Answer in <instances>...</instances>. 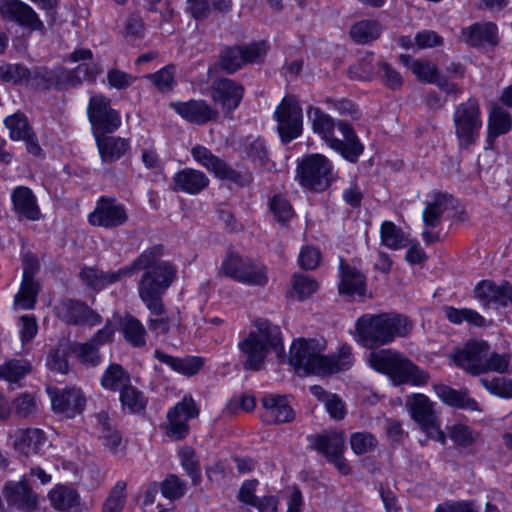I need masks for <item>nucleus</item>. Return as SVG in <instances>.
Returning <instances> with one entry per match:
<instances>
[{
	"label": "nucleus",
	"mask_w": 512,
	"mask_h": 512,
	"mask_svg": "<svg viewBox=\"0 0 512 512\" xmlns=\"http://www.w3.org/2000/svg\"><path fill=\"white\" fill-rule=\"evenodd\" d=\"M170 107L184 120L196 125H204L216 120L219 116L217 109L205 100L191 99L186 102H171Z\"/></svg>",
	"instance_id": "5701e85b"
},
{
	"label": "nucleus",
	"mask_w": 512,
	"mask_h": 512,
	"mask_svg": "<svg viewBox=\"0 0 512 512\" xmlns=\"http://www.w3.org/2000/svg\"><path fill=\"white\" fill-rule=\"evenodd\" d=\"M97 148L104 163H113L119 160L130 148L128 139L108 136L107 134H96Z\"/></svg>",
	"instance_id": "c85d7f7f"
},
{
	"label": "nucleus",
	"mask_w": 512,
	"mask_h": 512,
	"mask_svg": "<svg viewBox=\"0 0 512 512\" xmlns=\"http://www.w3.org/2000/svg\"><path fill=\"white\" fill-rule=\"evenodd\" d=\"M453 123L460 147L468 148L475 144L483 126L478 99L469 98L458 104L453 113Z\"/></svg>",
	"instance_id": "423d86ee"
},
{
	"label": "nucleus",
	"mask_w": 512,
	"mask_h": 512,
	"mask_svg": "<svg viewBox=\"0 0 512 512\" xmlns=\"http://www.w3.org/2000/svg\"><path fill=\"white\" fill-rule=\"evenodd\" d=\"M266 53L267 45L264 41L225 46L219 53V66L226 73L234 74L245 64L263 61Z\"/></svg>",
	"instance_id": "1a4fd4ad"
},
{
	"label": "nucleus",
	"mask_w": 512,
	"mask_h": 512,
	"mask_svg": "<svg viewBox=\"0 0 512 512\" xmlns=\"http://www.w3.org/2000/svg\"><path fill=\"white\" fill-rule=\"evenodd\" d=\"M129 382V375L118 364H112L101 379L102 385L110 390H122Z\"/></svg>",
	"instance_id": "3c124183"
},
{
	"label": "nucleus",
	"mask_w": 512,
	"mask_h": 512,
	"mask_svg": "<svg viewBox=\"0 0 512 512\" xmlns=\"http://www.w3.org/2000/svg\"><path fill=\"white\" fill-rule=\"evenodd\" d=\"M116 331V325L108 320L105 326L98 330L92 338L83 344H73L70 352H93L98 350L102 345L109 343L113 340Z\"/></svg>",
	"instance_id": "4c0bfd02"
},
{
	"label": "nucleus",
	"mask_w": 512,
	"mask_h": 512,
	"mask_svg": "<svg viewBox=\"0 0 512 512\" xmlns=\"http://www.w3.org/2000/svg\"><path fill=\"white\" fill-rule=\"evenodd\" d=\"M264 412L261 419L266 424L279 425L291 422L295 413L283 395L266 394L261 399Z\"/></svg>",
	"instance_id": "b1692460"
},
{
	"label": "nucleus",
	"mask_w": 512,
	"mask_h": 512,
	"mask_svg": "<svg viewBox=\"0 0 512 512\" xmlns=\"http://www.w3.org/2000/svg\"><path fill=\"white\" fill-rule=\"evenodd\" d=\"M161 492L170 500L179 499L185 494V484L177 476L171 475L161 483Z\"/></svg>",
	"instance_id": "338daca9"
},
{
	"label": "nucleus",
	"mask_w": 512,
	"mask_h": 512,
	"mask_svg": "<svg viewBox=\"0 0 512 512\" xmlns=\"http://www.w3.org/2000/svg\"><path fill=\"white\" fill-rule=\"evenodd\" d=\"M481 384L493 395L512 398V380L504 378L481 379Z\"/></svg>",
	"instance_id": "0e129e2a"
},
{
	"label": "nucleus",
	"mask_w": 512,
	"mask_h": 512,
	"mask_svg": "<svg viewBox=\"0 0 512 512\" xmlns=\"http://www.w3.org/2000/svg\"><path fill=\"white\" fill-rule=\"evenodd\" d=\"M129 219L126 207L114 197L101 196L94 210L88 215L93 226L114 229L123 226Z\"/></svg>",
	"instance_id": "dca6fc26"
},
{
	"label": "nucleus",
	"mask_w": 512,
	"mask_h": 512,
	"mask_svg": "<svg viewBox=\"0 0 512 512\" xmlns=\"http://www.w3.org/2000/svg\"><path fill=\"white\" fill-rule=\"evenodd\" d=\"M181 463L187 474L191 477L194 485L201 481V474L198 462L194 459V451L191 448H184L180 451Z\"/></svg>",
	"instance_id": "69168bd1"
},
{
	"label": "nucleus",
	"mask_w": 512,
	"mask_h": 512,
	"mask_svg": "<svg viewBox=\"0 0 512 512\" xmlns=\"http://www.w3.org/2000/svg\"><path fill=\"white\" fill-rule=\"evenodd\" d=\"M147 78L150 79L161 92L170 91L176 84L175 66L171 64L167 65L158 72L149 74Z\"/></svg>",
	"instance_id": "bf43d9fd"
},
{
	"label": "nucleus",
	"mask_w": 512,
	"mask_h": 512,
	"mask_svg": "<svg viewBox=\"0 0 512 512\" xmlns=\"http://www.w3.org/2000/svg\"><path fill=\"white\" fill-rule=\"evenodd\" d=\"M478 433L463 424L453 425L449 430L451 440L461 447H468L476 442Z\"/></svg>",
	"instance_id": "052dcab7"
},
{
	"label": "nucleus",
	"mask_w": 512,
	"mask_h": 512,
	"mask_svg": "<svg viewBox=\"0 0 512 512\" xmlns=\"http://www.w3.org/2000/svg\"><path fill=\"white\" fill-rule=\"evenodd\" d=\"M82 84V78L78 75L76 67L67 69L63 66L56 67V89L59 91L77 88Z\"/></svg>",
	"instance_id": "13d9d810"
},
{
	"label": "nucleus",
	"mask_w": 512,
	"mask_h": 512,
	"mask_svg": "<svg viewBox=\"0 0 512 512\" xmlns=\"http://www.w3.org/2000/svg\"><path fill=\"white\" fill-rule=\"evenodd\" d=\"M126 482L118 481L103 504L102 512H122L126 502Z\"/></svg>",
	"instance_id": "864d4df0"
},
{
	"label": "nucleus",
	"mask_w": 512,
	"mask_h": 512,
	"mask_svg": "<svg viewBox=\"0 0 512 512\" xmlns=\"http://www.w3.org/2000/svg\"><path fill=\"white\" fill-rule=\"evenodd\" d=\"M308 117L313 131L334 151L350 163H356L364 152V145L353 127L345 121H337L320 108L310 106Z\"/></svg>",
	"instance_id": "7ed1b4c3"
},
{
	"label": "nucleus",
	"mask_w": 512,
	"mask_h": 512,
	"mask_svg": "<svg viewBox=\"0 0 512 512\" xmlns=\"http://www.w3.org/2000/svg\"><path fill=\"white\" fill-rule=\"evenodd\" d=\"M2 379L16 382L30 373L31 365L26 360H10L1 365Z\"/></svg>",
	"instance_id": "5fc2aeb1"
},
{
	"label": "nucleus",
	"mask_w": 512,
	"mask_h": 512,
	"mask_svg": "<svg viewBox=\"0 0 512 512\" xmlns=\"http://www.w3.org/2000/svg\"><path fill=\"white\" fill-rule=\"evenodd\" d=\"M191 155L195 161L212 173L216 178L229 180L238 183L241 174L230 167L223 159L214 155L208 148L202 145H196L191 149Z\"/></svg>",
	"instance_id": "6ab92c4d"
},
{
	"label": "nucleus",
	"mask_w": 512,
	"mask_h": 512,
	"mask_svg": "<svg viewBox=\"0 0 512 512\" xmlns=\"http://www.w3.org/2000/svg\"><path fill=\"white\" fill-rule=\"evenodd\" d=\"M124 339L134 348H142L146 344V329L143 324L133 316H127L121 323Z\"/></svg>",
	"instance_id": "ea45409f"
},
{
	"label": "nucleus",
	"mask_w": 512,
	"mask_h": 512,
	"mask_svg": "<svg viewBox=\"0 0 512 512\" xmlns=\"http://www.w3.org/2000/svg\"><path fill=\"white\" fill-rule=\"evenodd\" d=\"M367 361L374 370L387 375L394 385L409 383L419 386L429 380L426 371L400 354H369Z\"/></svg>",
	"instance_id": "39448f33"
},
{
	"label": "nucleus",
	"mask_w": 512,
	"mask_h": 512,
	"mask_svg": "<svg viewBox=\"0 0 512 512\" xmlns=\"http://www.w3.org/2000/svg\"><path fill=\"white\" fill-rule=\"evenodd\" d=\"M244 152L246 158L249 159L255 166L259 168H266L269 158L266 145L262 139H254L245 144Z\"/></svg>",
	"instance_id": "603ef678"
},
{
	"label": "nucleus",
	"mask_w": 512,
	"mask_h": 512,
	"mask_svg": "<svg viewBox=\"0 0 512 512\" xmlns=\"http://www.w3.org/2000/svg\"><path fill=\"white\" fill-rule=\"evenodd\" d=\"M199 415V410L191 396H184L182 401L172 407L168 413L166 434L174 440L184 439L189 432L188 421Z\"/></svg>",
	"instance_id": "a211bd4d"
},
{
	"label": "nucleus",
	"mask_w": 512,
	"mask_h": 512,
	"mask_svg": "<svg viewBox=\"0 0 512 512\" xmlns=\"http://www.w3.org/2000/svg\"><path fill=\"white\" fill-rule=\"evenodd\" d=\"M94 418L103 445L113 454L123 452L125 446L122 445V436L111 427L108 414L102 411L97 413Z\"/></svg>",
	"instance_id": "2f4dec72"
},
{
	"label": "nucleus",
	"mask_w": 512,
	"mask_h": 512,
	"mask_svg": "<svg viewBox=\"0 0 512 512\" xmlns=\"http://www.w3.org/2000/svg\"><path fill=\"white\" fill-rule=\"evenodd\" d=\"M475 297L486 305H494L499 307V300L502 296V285L497 286L495 283L483 280L475 288Z\"/></svg>",
	"instance_id": "8fccbe9b"
},
{
	"label": "nucleus",
	"mask_w": 512,
	"mask_h": 512,
	"mask_svg": "<svg viewBox=\"0 0 512 512\" xmlns=\"http://www.w3.org/2000/svg\"><path fill=\"white\" fill-rule=\"evenodd\" d=\"M326 348L327 342L323 337H301L292 342L289 352H323Z\"/></svg>",
	"instance_id": "e2e57ef3"
},
{
	"label": "nucleus",
	"mask_w": 512,
	"mask_h": 512,
	"mask_svg": "<svg viewBox=\"0 0 512 512\" xmlns=\"http://www.w3.org/2000/svg\"><path fill=\"white\" fill-rule=\"evenodd\" d=\"M171 189L174 192H184L196 195L209 185V178L200 170L184 168L174 174Z\"/></svg>",
	"instance_id": "a878e982"
},
{
	"label": "nucleus",
	"mask_w": 512,
	"mask_h": 512,
	"mask_svg": "<svg viewBox=\"0 0 512 512\" xmlns=\"http://www.w3.org/2000/svg\"><path fill=\"white\" fill-rule=\"evenodd\" d=\"M350 445L355 454L363 455L373 451L377 447L378 441L369 432H356L350 437Z\"/></svg>",
	"instance_id": "4d7b16f0"
},
{
	"label": "nucleus",
	"mask_w": 512,
	"mask_h": 512,
	"mask_svg": "<svg viewBox=\"0 0 512 512\" xmlns=\"http://www.w3.org/2000/svg\"><path fill=\"white\" fill-rule=\"evenodd\" d=\"M13 209L19 219L37 221L41 218V211L32 190L26 186H17L11 193Z\"/></svg>",
	"instance_id": "393cba45"
},
{
	"label": "nucleus",
	"mask_w": 512,
	"mask_h": 512,
	"mask_svg": "<svg viewBox=\"0 0 512 512\" xmlns=\"http://www.w3.org/2000/svg\"><path fill=\"white\" fill-rule=\"evenodd\" d=\"M407 406L409 407L412 419L419 424L427 438L445 444V434L440 429L433 403L429 398L424 394H415L407 402Z\"/></svg>",
	"instance_id": "ddd939ff"
},
{
	"label": "nucleus",
	"mask_w": 512,
	"mask_h": 512,
	"mask_svg": "<svg viewBox=\"0 0 512 512\" xmlns=\"http://www.w3.org/2000/svg\"><path fill=\"white\" fill-rule=\"evenodd\" d=\"M313 447L323 454L327 460L343 454L345 436L343 432H333L329 435L317 436Z\"/></svg>",
	"instance_id": "f704fd0d"
},
{
	"label": "nucleus",
	"mask_w": 512,
	"mask_h": 512,
	"mask_svg": "<svg viewBox=\"0 0 512 512\" xmlns=\"http://www.w3.org/2000/svg\"><path fill=\"white\" fill-rule=\"evenodd\" d=\"M254 325L257 332L251 331L238 343L241 352H284L281 331L277 325L263 318L257 319Z\"/></svg>",
	"instance_id": "9b49d317"
},
{
	"label": "nucleus",
	"mask_w": 512,
	"mask_h": 512,
	"mask_svg": "<svg viewBox=\"0 0 512 512\" xmlns=\"http://www.w3.org/2000/svg\"><path fill=\"white\" fill-rule=\"evenodd\" d=\"M0 17L8 22L16 23L29 32L45 34L44 22L36 11L21 0H0Z\"/></svg>",
	"instance_id": "2eb2a0df"
},
{
	"label": "nucleus",
	"mask_w": 512,
	"mask_h": 512,
	"mask_svg": "<svg viewBox=\"0 0 512 512\" xmlns=\"http://www.w3.org/2000/svg\"><path fill=\"white\" fill-rule=\"evenodd\" d=\"M163 246L154 245L147 248L135 258L131 264L114 272H104L95 268L85 267L80 277L87 286L101 290L125 277H131L143 271L138 282V294L146 308L154 315L161 316L165 312L163 296L177 276L176 267L162 260Z\"/></svg>",
	"instance_id": "f257e3e1"
},
{
	"label": "nucleus",
	"mask_w": 512,
	"mask_h": 512,
	"mask_svg": "<svg viewBox=\"0 0 512 512\" xmlns=\"http://www.w3.org/2000/svg\"><path fill=\"white\" fill-rule=\"evenodd\" d=\"M277 131L284 144L302 134L303 113L299 102L293 96H285L274 112Z\"/></svg>",
	"instance_id": "f8f14e48"
},
{
	"label": "nucleus",
	"mask_w": 512,
	"mask_h": 512,
	"mask_svg": "<svg viewBox=\"0 0 512 512\" xmlns=\"http://www.w3.org/2000/svg\"><path fill=\"white\" fill-rule=\"evenodd\" d=\"M220 273L250 286H265L268 276L265 267L248 257L229 252L223 260Z\"/></svg>",
	"instance_id": "6e6552de"
},
{
	"label": "nucleus",
	"mask_w": 512,
	"mask_h": 512,
	"mask_svg": "<svg viewBox=\"0 0 512 512\" xmlns=\"http://www.w3.org/2000/svg\"><path fill=\"white\" fill-rule=\"evenodd\" d=\"M155 355L159 361L168 364L173 370L189 376L196 374L204 364L203 358L196 356L174 357L170 354Z\"/></svg>",
	"instance_id": "c9c22d12"
},
{
	"label": "nucleus",
	"mask_w": 512,
	"mask_h": 512,
	"mask_svg": "<svg viewBox=\"0 0 512 512\" xmlns=\"http://www.w3.org/2000/svg\"><path fill=\"white\" fill-rule=\"evenodd\" d=\"M40 285L34 278H22L20 290L14 297V302L24 310H31L35 307Z\"/></svg>",
	"instance_id": "79ce46f5"
},
{
	"label": "nucleus",
	"mask_w": 512,
	"mask_h": 512,
	"mask_svg": "<svg viewBox=\"0 0 512 512\" xmlns=\"http://www.w3.org/2000/svg\"><path fill=\"white\" fill-rule=\"evenodd\" d=\"M122 407L129 413H140L145 410L147 399L144 394L134 386L127 385L120 390Z\"/></svg>",
	"instance_id": "c03bdc74"
},
{
	"label": "nucleus",
	"mask_w": 512,
	"mask_h": 512,
	"mask_svg": "<svg viewBox=\"0 0 512 512\" xmlns=\"http://www.w3.org/2000/svg\"><path fill=\"white\" fill-rule=\"evenodd\" d=\"M31 86L48 90L50 88L56 89V67L49 69L47 67H35L30 70L29 82Z\"/></svg>",
	"instance_id": "49530a36"
},
{
	"label": "nucleus",
	"mask_w": 512,
	"mask_h": 512,
	"mask_svg": "<svg viewBox=\"0 0 512 512\" xmlns=\"http://www.w3.org/2000/svg\"><path fill=\"white\" fill-rule=\"evenodd\" d=\"M242 84L230 78H217L211 85V97L221 105L223 111L230 113L241 103L244 96Z\"/></svg>",
	"instance_id": "aec40b11"
},
{
	"label": "nucleus",
	"mask_w": 512,
	"mask_h": 512,
	"mask_svg": "<svg viewBox=\"0 0 512 512\" xmlns=\"http://www.w3.org/2000/svg\"><path fill=\"white\" fill-rule=\"evenodd\" d=\"M446 319L452 324H462L467 322L470 325L477 327L486 326L485 318L477 311L470 308H455L453 306H446L443 309Z\"/></svg>",
	"instance_id": "a19ab883"
},
{
	"label": "nucleus",
	"mask_w": 512,
	"mask_h": 512,
	"mask_svg": "<svg viewBox=\"0 0 512 512\" xmlns=\"http://www.w3.org/2000/svg\"><path fill=\"white\" fill-rule=\"evenodd\" d=\"M450 361L473 376L489 372H510L509 354H450Z\"/></svg>",
	"instance_id": "9d476101"
},
{
	"label": "nucleus",
	"mask_w": 512,
	"mask_h": 512,
	"mask_svg": "<svg viewBox=\"0 0 512 512\" xmlns=\"http://www.w3.org/2000/svg\"><path fill=\"white\" fill-rule=\"evenodd\" d=\"M54 313L61 321L68 325L96 326L102 322V317L91 309L85 302L65 298L54 306Z\"/></svg>",
	"instance_id": "f3484780"
},
{
	"label": "nucleus",
	"mask_w": 512,
	"mask_h": 512,
	"mask_svg": "<svg viewBox=\"0 0 512 512\" xmlns=\"http://www.w3.org/2000/svg\"><path fill=\"white\" fill-rule=\"evenodd\" d=\"M452 196L446 193H436L432 202H427L423 211V222L427 227H436L439 225L444 211Z\"/></svg>",
	"instance_id": "e433bc0d"
},
{
	"label": "nucleus",
	"mask_w": 512,
	"mask_h": 512,
	"mask_svg": "<svg viewBox=\"0 0 512 512\" xmlns=\"http://www.w3.org/2000/svg\"><path fill=\"white\" fill-rule=\"evenodd\" d=\"M333 165L322 154L304 156L297 165L296 177L300 185L315 192L325 191L332 182Z\"/></svg>",
	"instance_id": "0eeeda50"
},
{
	"label": "nucleus",
	"mask_w": 512,
	"mask_h": 512,
	"mask_svg": "<svg viewBox=\"0 0 512 512\" xmlns=\"http://www.w3.org/2000/svg\"><path fill=\"white\" fill-rule=\"evenodd\" d=\"M461 39L470 46L496 45L498 29L493 22H476L462 29Z\"/></svg>",
	"instance_id": "cd10ccee"
},
{
	"label": "nucleus",
	"mask_w": 512,
	"mask_h": 512,
	"mask_svg": "<svg viewBox=\"0 0 512 512\" xmlns=\"http://www.w3.org/2000/svg\"><path fill=\"white\" fill-rule=\"evenodd\" d=\"M339 269V293L349 297L363 296L366 291L365 276L358 269L347 264L343 259L340 260Z\"/></svg>",
	"instance_id": "bb28decb"
},
{
	"label": "nucleus",
	"mask_w": 512,
	"mask_h": 512,
	"mask_svg": "<svg viewBox=\"0 0 512 512\" xmlns=\"http://www.w3.org/2000/svg\"><path fill=\"white\" fill-rule=\"evenodd\" d=\"M12 406L18 417L27 418L36 408L35 398L29 393H24L13 401Z\"/></svg>",
	"instance_id": "774afa93"
},
{
	"label": "nucleus",
	"mask_w": 512,
	"mask_h": 512,
	"mask_svg": "<svg viewBox=\"0 0 512 512\" xmlns=\"http://www.w3.org/2000/svg\"><path fill=\"white\" fill-rule=\"evenodd\" d=\"M110 99L97 94L90 97L87 114L96 134H108L115 132L121 125V116L118 111L111 108Z\"/></svg>",
	"instance_id": "4468645a"
},
{
	"label": "nucleus",
	"mask_w": 512,
	"mask_h": 512,
	"mask_svg": "<svg viewBox=\"0 0 512 512\" xmlns=\"http://www.w3.org/2000/svg\"><path fill=\"white\" fill-rule=\"evenodd\" d=\"M49 498L54 508L67 512L80 511V496L76 490L71 487L59 485L50 493Z\"/></svg>",
	"instance_id": "473e14b6"
},
{
	"label": "nucleus",
	"mask_w": 512,
	"mask_h": 512,
	"mask_svg": "<svg viewBox=\"0 0 512 512\" xmlns=\"http://www.w3.org/2000/svg\"><path fill=\"white\" fill-rule=\"evenodd\" d=\"M358 341L367 349L392 343L396 338L408 336L413 323L403 314L396 312L364 314L355 324Z\"/></svg>",
	"instance_id": "f03ea898"
},
{
	"label": "nucleus",
	"mask_w": 512,
	"mask_h": 512,
	"mask_svg": "<svg viewBox=\"0 0 512 512\" xmlns=\"http://www.w3.org/2000/svg\"><path fill=\"white\" fill-rule=\"evenodd\" d=\"M381 242L392 250H398L407 245L404 232L391 221H384L380 229Z\"/></svg>",
	"instance_id": "37998d69"
},
{
	"label": "nucleus",
	"mask_w": 512,
	"mask_h": 512,
	"mask_svg": "<svg viewBox=\"0 0 512 512\" xmlns=\"http://www.w3.org/2000/svg\"><path fill=\"white\" fill-rule=\"evenodd\" d=\"M4 123L12 140H22L33 132L27 117L23 113H15L6 117Z\"/></svg>",
	"instance_id": "de8ad7c7"
},
{
	"label": "nucleus",
	"mask_w": 512,
	"mask_h": 512,
	"mask_svg": "<svg viewBox=\"0 0 512 512\" xmlns=\"http://www.w3.org/2000/svg\"><path fill=\"white\" fill-rule=\"evenodd\" d=\"M410 69L421 82L433 84L439 76V70L435 64L428 60H413Z\"/></svg>",
	"instance_id": "6e6d98bb"
},
{
	"label": "nucleus",
	"mask_w": 512,
	"mask_h": 512,
	"mask_svg": "<svg viewBox=\"0 0 512 512\" xmlns=\"http://www.w3.org/2000/svg\"><path fill=\"white\" fill-rule=\"evenodd\" d=\"M30 69L20 63H4L0 66V81L14 85L29 82Z\"/></svg>",
	"instance_id": "a18cd8bd"
},
{
	"label": "nucleus",
	"mask_w": 512,
	"mask_h": 512,
	"mask_svg": "<svg viewBox=\"0 0 512 512\" xmlns=\"http://www.w3.org/2000/svg\"><path fill=\"white\" fill-rule=\"evenodd\" d=\"M46 438L44 432L39 428H27L18 431L17 439L14 442L15 449L24 454H38Z\"/></svg>",
	"instance_id": "72a5a7b5"
},
{
	"label": "nucleus",
	"mask_w": 512,
	"mask_h": 512,
	"mask_svg": "<svg viewBox=\"0 0 512 512\" xmlns=\"http://www.w3.org/2000/svg\"><path fill=\"white\" fill-rule=\"evenodd\" d=\"M277 357L280 363H289L300 377L330 375L352 365L351 354H277Z\"/></svg>",
	"instance_id": "20e7f679"
},
{
	"label": "nucleus",
	"mask_w": 512,
	"mask_h": 512,
	"mask_svg": "<svg viewBox=\"0 0 512 512\" xmlns=\"http://www.w3.org/2000/svg\"><path fill=\"white\" fill-rule=\"evenodd\" d=\"M512 128V116L500 106L493 107L488 116L487 124V148H492L495 139L501 135L507 134Z\"/></svg>",
	"instance_id": "c756f323"
},
{
	"label": "nucleus",
	"mask_w": 512,
	"mask_h": 512,
	"mask_svg": "<svg viewBox=\"0 0 512 512\" xmlns=\"http://www.w3.org/2000/svg\"><path fill=\"white\" fill-rule=\"evenodd\" d=\"M379 76L383 84L391 90H399L403 85V77L389 63L382 61L378 64Z\"/></svg>",
	"instance_id": "680f3d73"
},
{
	"label": "nucleus",
	"mask_w": 512,
	"mask_h": 512,
	"mask_svg": "<svg viewBox=\"0 0 512 512\" xmlns=\"http://www.w3.org/2000/svg\"><path fill=\"white\" fill-rule=\"evenodd\" d=\"M2 493L8 506L15 507L18 510L31 512L38 505V496L28 485L26 476H23L19 481L6 482Z\"/></svg>",
	"instance_id": "412c9836"
},
{
	"label": "nucleus",
	"mask_w": 512,
	"mask_h": 512,
	"mask_svg": "<svg viewBox=\"0 0 512 512\" xmlns=\"http://www.w3.org/2000/svg\"><path fill=\"white\" fill-rule=\"evenodd\" d=\"M293 291L298 300L311 297L319 288L318 282L307 275L295 273L291 279Z\"/></svg>",
	"instance_id": "09e8293b"
},
{
	"label": "nucleus",
	"mask_w": 512,
	"mask_h": 512,
	"mask_svg": "<svg viewBox=\"0 0 512 512\" xmlns=\"http://www.w3.org/2000/svg\"><path fill=\"white\" fill-rule=\"evenodd\" d=\"M381 24L376 20H361L350 29L351 38L358 44H367L379 38Z\"/></svg>",
	"instance_id": "58836bf2"
},
{
	"label": "nucleus",
	"mask_w": 512,
	"mask_h": 512,
	"mask_svg": "<svg viewBox=\"0 0 512 512\" xmlns=\"http://www.w3.org/2000/svg\"><path fill=\"white\" fill-rule=\"evenodd\" d=\"M434 390L437 396L449 406L470 411L480 410L478 403L469 396L467 389L456 390L444 384H437Z\"/></svg>",
	"instance_id": "7c9ffc66"
},
{
	"label": "nucleus",
	"mask_w": 512,
	"mask_h": 512,
	"mask_svg": "<svg viewBox=\"0 0 512 512\" xmlns=\"http://www.w3.org/2000/svg\"><path fill=\"white\" fill-rule=\"evenodd\" d=\"M47 392L51 397L53 410L64 414L68 418L74 417L84 409L86 400L80 389L60 390L56 387H48Z\"/></svg>",
	"instance_id": "4be33fe9"
}]
</instances>
